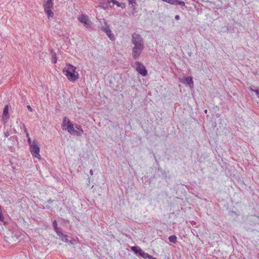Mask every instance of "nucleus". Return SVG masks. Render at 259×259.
<instances>
[{"mask_svg": "<svg viewBox=\"0 0 259 259\" xmlns=\"http://www.w3.org/2000/svg\"><path fill=\"white\" fill-rule=\"evenodd\" d=\"M175 19L177 20H179L180 19V16L179 15H176L175 17Z\"/></svg>", "mask_w": 259, "mask_h": 259, "instance_id": "cd10ccee", "label": "nucleus"}, {"mask_svg": "<svg viewBox=\"0 0 259 259\" xmlns=\"http://www.w3.org/2000/svg\"><path fill=\"white\" fill-rule=\"evenodd\" d=\"M140 252H139V255L142 256L143 258H148L149 256H150V254H149L148 253H145L144 252L142 249H140Z\"/></svg>", "mask_w": 259, "mask_h": 259, "instance_id": "2eb2a0df", "label": "nucleus"}, {"mask_svg": "<svg viewBox=\"0 0 259 259\" xmlns=\"http://www.w3.org/2000/svg\"><path fill=\"white\" fill-rule=\"evenodd\" d=\"M136 70L142 76H145L147 74V71L145 67L140 62H136Z\"/></svg>", "mask_w": 259, "mask_h": 259, "instance_id": "0eeeda50", "label": "nucleus"}, {"mask_svg": "<svg viewBox=\"0 0 259 259\" xmlns=\"http://www.w3.org/2000/svg\"><path fill=\"white\" fill-rule=\"evenodd\" d=\"M24 128V132L26 133V136L27 138V142L28 143L29 146L31 145L32 144H34L35 141H31L30 138L29 137V134L27 132V128L25 127V126L24 124H23Z\"/></svg>", "mask_w": 259, "mask_h": 259, "instance_id": "f8f14e48", "label": "nucleus"}, {"mask_svg": "<svg viewBox=\"0 0 259 259\" xmlns=\"http://www.w3.org/2000/svg\"><path fill=\"white\" fill-rule=\"evenodd\" d=\"M8 111H9V107L8 105H6L3 110V118H4L5 117H7L8 116Z\"/></svg>", "mask_w": 259, "mask_h": 259, "instance_id": "dca6fc26", "label": "nucleus"}, {"mask_svg": "<svg viewBox=\"0 0 259 259\" xmlns=\"http://www.w3.org/2000/svg\"><path fill=\"white\" fill-rule=\"evenodd\" d=\"M12 138H13V139H14V137H11L10 138V139H12Z\"/></svg>", "mask_w": 259, "mask_h": 259, "instance_id": "72a5a7b5", "label": "nucleus"}, {"mask_svg": "<svg viewBox=\"0 0 259 259\" xmlns=\"http://www.w3.org/2000/svg\"><path fill=\"white\" fill-rule=\"evenodd\" d=\"M67 126V128H66V130H67V132L69 134L72 135L81 136L84 133L83 130L82 129L81 125L76 124L74 127L73 124L70 121H68V124Z\"/></svg>", "mask_w": 259, "mask_h": 259, "instance_id": "f03ea898", "label": "nucleus"}, {"mask_svg": "<svg viewBox=\"0 0 259 259\" xmlns=\"http://www.w3.org/2000/svg\"><path fill=\"white\" fill-rule=\"evenodd\" d=\"M148 259H156L155 257L152 256V255H150Z\"/></svg>", "mask_w": 259, "mask_h": 259, "instance_id": "c756f323", "label": "nucleus"}, {"mask_svg": "<svg viewBox=\"0 0 259 259\" xmlns=\"http://www.w3.org/2000/svg\"><path fill=\"white\" fill-rule=\"evenodd\" d=\"M9 136H10V134H9V132L7 131L5 133V137H8Z\"/></svg>", "mask_w": 259, "mask_h": 259, "instance_id": "a878e982", "label": "nucleus"}, {"mask_svg": "<svg viewBox=\"0 0 259 259\" xmlns=\"http://www.w3.org/2000/svg\"><path fill=\"white\" fill-rule=\"evenodd\" d=\"M162 1L163 2H166V3L168 2V0H162Z\"/></svg>", "mask_w": 259, "mask_h": 259, "instance_id": "473e14b6", "label": "nucleus"}, {"mask_svg": "<svg viewBox=\"0 0 259 259\" xmlns=\"http://www.w3.org/2000/svg\"><path fill=\"white\" fill-rule=\"evenodd\" d=\"M56 233L60 237L62 236L64 234L62 233L61 229L59 228H57L55 229Z\"/></svg>", "mask_w": 259, "mask_h": 259, "instance_id": "6ab92c4d", "label": "nucleus"}, {"mask_svg": "<svg viewBox=\"0 0 259 259\" xmlns=\"http://www.w3.org/2000/svg\"><path fill=\"white\" fill-rule=\"evenodd\" d=\"M76 70V67L72 64H67L66 66L63 69L62 71L69 81L74 82L79 77L78 73Z\"/></svg>", "mask_w": 259, "mask_h": 259, "instance_id": "f257e3e1", "label": "nucleus"}, {"mask_svg": "<svg viewBox=\"0 0 259 259\" xmlns=\"http://www.w3.org/2000/svg\"><path fill=\"white\" fill-rule=\"evenodd\" d=\"M177 0H168L167 3L171 5H176Z\"/></svg>", "mask_w": 259, "mask_h": 259, "instance_id": "5701e85b", "label": "nucleus"}, {"mask_svg": "<svg viewBox=\"0 0 259 259\" xmlns=\"http://www.w3.org/2000/svg\"><path fill=\"white\" fill-rule=\"evenodd\" d=\"M254 92L256 93L257 95H259V92L258 90H254Z\"/></svg>", "mask_w": 259, "mask_h": 259, "instance_id": "c85d7f7f", "label": "nucleus"}, {"mask_svg": "<svg viewBox=\"0 0 259 259\" xmlns=\"http://www.w3.org/2000/svg\"><path fill=\"white\" fill-rule=\"evenodd\" d=\"M205 113H207V110L205 109V111H204Z\"/></svg>", "mask_w": 259, "mask_h": 259, "instance_id": "f704fd0d", "label": "nucleus"}, {"mask_svg": "<svg viewBox=\"0 0 259 259\" xmlns=\"http://www.w3.org/2000/svg\"><path fill=\"white\" fill-rule=\"evenodd\" d=\"M101 30L106 33L110 40H114L115 39L114 35L112 33L108 25H106L105 27H102Z\"/></svg>", "mask_w": 259, "mask_h": 259, "instance_id": "1a4fd4ad", "label": "nucleus"}, {"mask_svg": "<svg viewBox=\"0 0 259 259\" xmlns=\"http://www.w3.org/2000/svg\"><path fill=\"white\" fill-rule=\"evenodd\" d=\"M29 149L33 156L38 159H40V155L39 154L40 148L36 142L29 146Z\"/></svg>", "mask_w": 259, "mask_h": 259, "instance_id": "39448f33", "label": "nucleus"}, {"mask_svg": "<svg viewBox=\"0 0 259 259\" xmlns=\"http://www.w3.org/2000/svg\"><path fill=\"white\" fill-rule=\"evenodd\" d=\"M67 237H68L67 235H63L62 236H61V237H62L61 239L62 240H64L65 242H69V240H68Z\"/></svg>", "mask_w": 259, "mask_h": 259, "instance_id": "412c9836", "label": "nucleus"}, {"mask_svg": "<svg viewBox=\"0 0 259 259\" xmlns=\"http://www.w3.org/2000/svg\"><path fill=\"white\" fill-rule=\"evenodd\" d=\"M107 2L108 4L112 3L113 4L116 5L118 7H121L122 9L125 8V4L124 3H119L116 0H107Z\"/></svg>", "mask_w": 259, "mask_h": 259, "instance_id": "9b49d317", "label": "nucleus"}, {"mask_svg": "<svg viewBox=\"0 0 259 259\" xmlns=\"http://www.w3.org/2000/svg\"><path fill=\"white\" fill-rule=\"evenodd\" d=\"M143 49L133 48L132 49V57L134 59H138L141 55Z\"/></svg>", "mask_w": 259, "mask_h": 259, "instance_id": "9d476101", "label": "nucleus"}, {"mask_svg": "<svg viewBox=\"0 0 259 259\" xmlns=\"http://www.w3.org/2000/svg\"><path fill=\"white\" fill-rule=\"evenodd\" d=\"M177 237L176 235H171L168 237L169 241L173 243H176L177 242Z\"/></svg>", "mask_w": 259, "mask_h": 259, "instance_id": "a211bd4d", "label": "nucleus"}, {"mask_svg": "<svg viewBox=\"0 0 259 259\" xmlns=\"http://www.w3.org/2000/svg\"><path fill=\"white\" fill-rule=\"evenodd\" d=\"M132 42L134 45L133 48L144 49V40L140 34L133 33L132 36Z\"/></svg>", "mask_w": 259, "mask_h": 259, "instance_id": "7ed1b4c3", "label": "nucleus"}, {"mask_svg": "<svg viewBox=\"0 0 259 259\" xmlns=\"http://www.w3.org/2000/svg\"><path fill=\"white\" fill-rule=\"evenodd\" d=\"M179 80L184 84H188L190 88H192L194 87V82L192 77H184L182 78H179Z\"/></svg>", "mask_w": 259, "mask_h": 259, "instance_id": "6e6552de", "label": "nucleus"}, {"mask_svg": "<svg viewBox=\"0 0 259 259\" xmlns=\"http://www.w3.org/2000/svg\"><path fill=\"white\" fill-rule=\"evenodd\" d=\"M131 249L133 251H134L136 254H139V252H140V249H142L140 247H139V246H132L131 247Z\"/></svg>", "mask_w": 259, "mask_h": 259, "instance_id": "f3484780", "label": "nucleus"}, {"mask_svg": "<svg viewBox=\"0 0 259 259\" xmlns=\"http://www.w3.org/2000/svg\"><path fill=\"white\" fill-rule=\"evenodd\" d=\"M93 173H94V171H93V169H91L90 170V174H91V175H93Z\"/></svg>", "mask_w": 259, "mask_h": 259, "instance_id": "7c9ffc66", "label": "nucleus"}, {"mask_svg": "<svg viewBox=\"0 0 259 259\" xmlns=\"http://www.w3.org/2000/svg\"><path fill=\"white\" fill-rule=\"evenodd\" d=\"M249 90H250V91H251L254 92V90H253L251 88H250Z\"/></svg>", "mask_w": 259, "mask_h": 259, "instance_id": "2f4dec72", "label": "nucleus"}, {"mask_svg": "<svg viewBox=\"0 0 259 259\" xmlns=\"http://www.w3.org/2000/svg\"><path fill=\"white\" fill-rule=\"evenodd\" d=\"M53 0H44L43 7L45 12L47 14L48 18H53L54 14L52 11L53 8Z\"/></svg>", "mask_w": 259, "mask_h": 259, "instance_id": "20e7f679", "label": "nucleus"}, {"mask_svg": "<svg viewBox=\"0 0 259 259\" xmlns=\"http://www.w3.org/2000/svg\"><path fill=\"white\" fill-rule=\"evenodd\" d=\"M176 5H179L182 6H185V3L183 1L177 0Z\"/></svg>", "mask_w": 259, "mask_h": 259, "instance_id": "aec40b11", "label": "nucleus"}, {"mask_svg": "<svg viewBox=\"0 0 259 259\" xmlns=\"http://www.w3.org/2000/svg\"><path fill=\"white\" fill-rule=\"evenodd\" d=\"M78 21L83 24L84 26L87 28H91V21L88 19V17L87 15L84 14H81L78 17Z\"/></svg>", "mask_w": 259, "mask_h": 259, "instance_id": "423d86ee", "label": "nucleus"}, {"mask_svg": "<svg viewBox=\"0 0 259 259\" xmlns=\"http://www.w3.org/2000/svg\"><path fill=\"white\" fill-rule=\"evenodd\" d=\"M27 107L28 109L30 111H31V112H32V111L33 109H32V108L31 107V106H30V105H27Z\"/></svg>", "mask_w": 259, "mask_h": 259, "instance_id": "bb28decb", "label": "nucleus"}, {"mask_svg": "<svg viewBox=\"0 0 259 259\" xmlns=\"http://www.w3.org/2000/svg\"><path fill=\"white\" fill-rule=\"evenodd\" d=\"M52 62L54 64H55L57 62V57L55 53L53 55Z\"/></svg>", "mask_w": 259, "mask_h": 259, "instance_id": "4be33fe9", "label": "nucleus"}, {"mask_svg": "<svg viewBox=\"0 0 259 259\" xmlns=\"http://www.w3.org/2000/svg\"><path fill=\"white\" fill-rule=\"evenodd\" d=\"M68 121H70L67 117H64L63 120V123L62 125V129L63 130H66V128H65L66 125L68 124Z\"/></svg>", "mask_w": 259, "mask_h": 259, "instance_id": "4468645a", "label": "nucleus"}, {"mask_svg": "<svg viewBox=\"0 0 259 259\" xmlns=\"http://www.w3.org/2000/svg\"><path fill=\"white\" fill-rule=\"evenodd\" d=\"M0 221L1 222H4V217L3 215L2 211H0Z\"/></svg>", "mask_w": 259, "mask_h": 259, "instance_id": "393cba45", "label": "nucleus"}, {"mask_svg": "<svg viewBox=\"0 0 259 259\" xmlns=\"http://www.w3.org/2000/svg\"><path fill=\"white\" fill-rule=\"evenodd\" d=\"M53 227L54 228V229L58 228V226H57V222L56 220H54L53 222Z\"/></svg>", "mask_w": 259, "mask_h": 259, "instance_id": "b1692460", "label": "nucleus"}, {"mask_svg": "<svg viewBox=\"0 0 259 259\" xmlns=\"http://www.w3.org/2000/svg\"><path fill=\"white\" fill-rule=\"evenodd\" d=\"M129 5H131L132 10L135 11L136 10L135 6L137 5L136 0H127Z\"/></svg>", "mask_w": 259, "mask_h": 259, "instance_id": "ddd939ff", "label": "nucleus"}]
</instances>
